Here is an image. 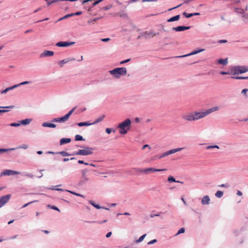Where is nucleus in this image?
I'll return each instance as SVG.
<instances>
[{
  "mask_svg": "<svg viewBox=\"0 0 248 248\" xmlns=\"http://www.w3.org/2000/svg\"><path fill=\"white\" fill-rule=\"evenodd\" d=\"M76 107L73 108L71 110H70L69 112L66 114L65 115L61 117V118H54L52 120L53 122H59V123H63L67 121L69 118H70L71 114L73 113Z\"/></svg>",
  "mask_w": 248,
  "mask_h": 248,
  "instance_id": "20e7f679",
  "label": "nucleus"
},
{
  "mask_svg": "<svg viewBox=\"0 0 248 248\" xmlns=\"http://www.w3.org/2000/svg\"><path fill=\"white\" fill-rule=\"evenodd\" d=\"M93 123H90L89 122H80L78 124V126H89L92 124Z\"/></svg>",
  "mask_w": 248,
  "mask_h": 248,
  "instance_id": "cd10ccee",
  "label": "nucleus"
},
{
  "mask_svg": "<svg viewBox=\"0 0 248 248\" xmlns=\"http://www.w3.org/2000/svg\"><path fill=\"white\" fill-rule=\"evenodd\" d=\"M74 60H75V59L74 58H72L71 59H64V60L59 61L58 63L60 65V66L62 67L63 66V65L64 63H66L70 61H74Z\"/></svg>",
  "mask_w": 248,
  "mask_h": 248,
  "instance_id": "aec40b11",
  "label": "nucleus"
},
{
  "mask_svg": "<svg viewBox=\"0 0 248 248\" xmlns=\"http://www.w3.org/2000/svg\"><path fill=\"white\" fill-rule=\"evenodd\" d=\"M89 202L93 205V206L95 208H97V209H100L102 207H100L98 204H95L93 201H89Z\"/></svg>",
  "mask_w": 248,
  "mask_h": 248,
  "instance_id": "2f4dec72",
  "label": "nucleus"
},
{
  "mask_svg": "<svg viewBox=\"0 0 248 248\" xmlns=\"http://www.w3.org/2000/svg\"><path fill=\"white\" fill-rule=\"evenodd\" d=\"M71 141V139L70 138H62L60 140V144L63 145L66 143H69Z\"/></svg>",
  "mask_w": 248,
  "mask_h": 248,
  "instance_id": "4be33fe9",
  "label": "nucleus"
},
{
  "mask_svg": "<svg viewBox=\"0 0 248 248\" xmlns=\"http://www.w3.org/2000/svg\"><path fill=\"white\" fill-rule=\"evenodd\" d=\"M131 121L129 119H127L122 123L119 124L118 128L119 129V133L121 134H126L130 129Z\"/></svg>",
  "mask_w": 248,
  "mask_h": 248,
  "instance_id": "f03ea898",
  "label": "nucleus"
},
{
  "mask_svg": "<svg viewBox=\"0 0 248 248\" xmlns=\"http://www.w3.org/2000/svg\"><path fill=\"white\" fill-rule=\"evenodd\" d=\"M67 191H68V192H70L74 195H77V196H79V197H82V198H84V196L83 195H81L80 194H78V193H77L75 192H73V191H70V190H67Z\"/></svg>",
  "mask_w": 248,
  "mask_h": 248,
  "instance_id": "72a5a7b5",
  "label": "nucleus"
},
{
  "mask_svg": "<svg viewBox=\"0 0 248 248\" xmlns=\"http://www.w3.org/2000/svg\"><path fill=\"white\" fill-rule=\"evenodd\" d=\"M59 154H61V155H62L63 156H67L70 155L68 154V153H67L65 151L60 152V153H59Z\"/></svg>",
  "mask_w": 248,
  "mask_h": 248,
  "instance_id": "4c0bfd02",
  "label": "nucleus"
},
{
  "mask_svg": "<svg viewBox=\"0 0 248 248\" xmlns=\"http://www.w3.org/2000/svg\"><path fill=\"white\" fill-rule=\"evenodd\" d=\"M190 28L189 26H178L176 27H173L172 30L176 31H182L185 30H188Z\"/></svg>",
  "mask_w": 248,
  "mask_h": 248,
  "instance_id": "dca6fc26",
  "label": "nucleus"
},
{
  "mask_svg": "<svg viewBox=\"0 0 248 248\" xmlns=\"http://www.w3.org/2000/svg\"><path fill=\"white\" fill-rule=\"evenodd\" d=\"M31 122V120L29 119H26L25 120H21L20 121V124L26 125L29 124Z\"/></svg>",
  "mask_w": 248,
  "mask_h": 248,
  "instance_id": "bb28decb",
  "label": "nucleus"
},
{
  "mask_svg": "<svg viewBox=\"0 0 248 248\" xmlns=\"http://www.w3.org/2000/svg\"><path fill=\"white\" fill-rule=\"evenodd\" d=\"M42 125L44 127H51V128H55L56 126V124H54L48 123H44Z\"/></svg>",
  "mask_w": 248,
  "mask_h": 248,
  "instance_id": "393cba45",
  "label": "nucleus"
},
{
  "mask_svg": "<svg viewBox=\"0 0 248 248\" xmlns=\"http://www.w3.org/2000/svg\"><path fill=\"white\" fill-rule=\"evenodd\" d=\"M72 16H74L73 14H67V15H65V16H64L63 17L60 18L59 19V20H62V19H66L67 18L70 17Z\"/></svg>",
  "mask_w": 248,
  "mask_h": 248,
  "instance_id": "7c9ffc66",
  "label": "nucleus"
},
{
  "mask_svg": "<svg viewBox=\"0 0 248 248\" xmlns=\"http://www.w3.org/2000/svg\"><path fill=\"white\" fill-rule=\"evenodd\" d=\"M75 44V42H59L56 44L59 47H66Z\"/></svg>",
  "mask_w": 248,
  "mask_h": 248,
  "instance_id": "4468645a",
  "label": "nucleus"
},
{
  "mask_svg": "<svg viewBox=\"0 0 248 248\" xmlns=\"http://www.w3.org/2000/svg\"><path fill=\"white\" fill-rule=\"evenodd\" d=\"M14 149H15L14 148L8 149H0V154L3 153H5V152H7L8 151L13 150Z\"/></svg>",
  "mask_w": 248,
  "mask_h": 248,
  "instance_id": "c9c22d12",
  "label": "nucleus"
},
{
  "mask_svg": "<svg viewBox=\"0 0 248 248\" xmlns=\"http://www.w3.org/2000/svg\"><path fill=\"white\" fill-rule=\"evenodd\" d=\"M82 14V12L79 11V12H77L75 13H73V15L74 16H78V15H80Z\"/></svg>",
  "mask_w": 248,
  "mask_h": 248,
  "instance_id": "5fc2aeb1",
  "label": "nucleus"
},
{
  "mask_svg": "<svg viewBox=\"0 0 248 248\" xmlns=\"http://www.w3.org/2000/svg\"><path fill=\"white\" fill-rule=\"evenodd\" d=\"M183 15H184L185 17L187 18H189L193 16V15H192V14H188L186 12H184Z\"/></svg>",
  "mask_w": 248,
  "mask_h": 248,
  "instance_id": "58836bf2",
  "label": "nucleus"
},
{
  "mask_svg": "<svg viewBox=\"0 0 248 248\" xmlns=\"http://www.w3.org/2000/svg\"><path fill=\"white\" fill-rule=\"evenodd\" d=\"M19 174H20L19 171L12 170H5L0 173V176L2 177L5 175H13Z\"/></svg>",
  "mask_w": 248,
  "mask_h": 248,
  "instance_id": "f8f14e48",
  "label": "nucleus"
},
{
  "mask_svg": "<svg viewBox=\"0 0 248 248\" xmlns=\"http://www.w3.org/2000/svg\"><path fill=\"white\" fill-rule=\"evenodd\" d=\"M237 195L239 196H242V193L240 191L238 190L237 192Z\"/></svg>",
  "mask_w": 248,
  "mask_h": 248,
  "instance_id": "e2e57ef3",
  "label": "nucleus"
},
{
  "mask_svg": "<svg viewBox=\"0 0 248 248\" xmlns=\"http://www.w3.org/2000/svg\"><path fill=\"white\" fill-rule=\"evenodd\" d=\"M70 159L68 158H64L63 159V161L64 162H66V161H69Z\"/></svg>",
  "mask_w": 248,
  "mask_h": 248,
  "instance_id": "338daca9",
  "label": "nucleus"
},
{
  "mask_svg": "<svg viewBox=\"0 0 248 248\" xmlns=\"http://www.w3.org/2000/svg\"><path fill=\"white\" fill-rule=\"evenodd\" d=\"M105 117V116L104 115H101L98 118H97L95 121V122L93 123V124H97L98 123L101 122L104 119Z\"/></svg>",
  "mask_w": 248,
  "mask_h": 248,
  "instance_id": "c85d7f7f",
  "label": "nucleus"
},
{
  "mask_svg": "<svg viewBox=\"0 0 248 248\" xmlns=\"http://www.w3.org/2000/svg\"><path fill=\"white\" fill-rule=\"evenodd\" d=\"M219 43H224L227 42L226 40H221L218 41Z\"/></svg>",
  "mask_w": 248,
  "mask_h": 248,
  "instance_id": "052dcab7",
  "label": "nucleus"
},
{
  "mask_svg": "<svg viewBox=\"0 0 248 248\" xmlns=\"http://www.w3.org/2000/svg\"><path fill=\"white\" fill-rule=\"evenodd\" d=\"M182 118L186 121H194L193 112L185 113L182 115Z\"/></svg>",
  "mask_w": 248,
  "mask_h": 248,
  "instance_id": "9b49d317",
  "label": "nucleus"
},
{
  "mask_svg": "<svg viewBox=\"0 0 248 248\" xmlns=\"http://www.w3.org/2000/svg\"><path fill=\"white\" fill-rule=\"evenodd\" d=\"M103 0H96L93 3V6H95L96 5L98 4L99 2H100L101 1H102Z\"/></svg>",
  "mask_w": 248,
  "mask_h": 248,
  "instance_id": "864d4df0",
  "label": "nucleus"
},
{
  "mask_svg": "<svg viewBox=\"0 0 248 248\" xmlns=\"http://www.w3.org/2000/svg\"><path fill=\"white\" fill-rule=\"evenodd\" d=\"M214 148H217L218 149L219 147L217 145H215V146H208L206 147V148L207 149H210Z\"/></svg>",
  "mask_w": 248,
  "mask_h": 248,
  "instance_id": "a18cd8bd",
  "label": "nucleus"
},
{
  "mask_svg": "<svg viewBox=\"0 0 248 248\" xmlns=\"http://www.w3.org/2000/svg\"><path fill=\"white\" fill-rule=\"evenodd\" d=\"M146 236V234H143V235L141 236L139 239L136 241L137 243H140L143 241L145 237Z\"/></svg>",
  "mask_w": 248,
  "mask_h": 248,
  "instance_id": "f704fd0d",
  "label": "nucleus"
},
{
  "mask_svg": "<svg viewBox=\"0 0 248 248\" xmlns=\"http://www.w3.org/2000/svg\"><path fill=\"white\" fill-rule=\"evenodd\" d=\"M210 201L208 196H204L202 199V203L203 205L208 204Z\"/></svg>",
  "mask_w": 248,
  "mask_h": 248,
  "instance_id": "6ab92c4d",
  "label": "nucleus"
},
{
  "mask_svg": "<svg viewBox=\"0 0 248 248\" xmlns=\"http://www.w3.org/2000/svg\"><path fill=\"white\" fill-rule=\"evenodd\" d=\"M96 19H97L96 18H95V19H93V20H89V21H88V23L90 24V23H92V22H94V21H95L96 20Z\"/></svg>",
  "mask_w": 248,
  "mask_h": 248,
  "instance_id": "69168bd1",
  "label": "nucleus"
},
{
  "mask_svg": "<svg viewBox=\"0 0 248 248\" xmlns=\"http://www.w3.org/2000/svg\"><path fill=\"white\" fill-rule=\"evenodd\" d=\"M75 140L78 141L82 140H84L83 139L82 136L79 135H77L75 136Z\"/></svg>",
  "mask_w": 248,
  "mask_h": 248,
  "instance_id": "473e14b6",
  "label": "nucleus"
},
{
  "mask_svg": "<svg viewBox=\"0 0 248 248\" xmlns=\"http://www.w3.org/2000/svg\"><path fill=\"white\" fill-rule=\"evenodd\" d=\"M248 91L247 89H244L242 91V93H243L245 95L247 94V93Z\"/></svg>",
  "mask_w": 248,
  "mask_h": 248,
  "instance_id": "3c124183",
  "label": "nucleus"
},
{
  "mask_svg": "<svg viewBox=\"0 0 248 248\" xmlns=\"http://www.w3.org/2000/svg\"><path fill=\"white\" fill-rule=\"evenodd\" d=\"M180 16L179 15H176L174 16H173L169 19L167 20V22H171L175 21H177L180 19Z\"/></svg>",
  "mask_w": 248,
  "mask_h": 248,
  "instance_id": "412c9836",
  "label": "nucleus"
},
{
  "mask_svg": "<svg viewBox=\"0 0 248 248\" xmlns=\"http://www.w3.org/2000/svg\"><path fill=\"white\" fill-rule=\"evenodd\" d=\"M168 181L169 183H172V182H177V183H180L181 184H183V182L182 181H176L175 179L172 177V176H170L168 178Z\"/></svg>",
  "mask_w": 248,
  "mask_h": 248,
  "instance_id": "5701e85b",
  "label": "nucleus"
},
{
  "mask_svg": "<svg viewBox=\"0 0 248 248\" xmlns=\"http://www.w3.org/2000/svg\"><path fill=\"white\" fill-rule=\"evenodd\" d=\"M112 130L110 128H107L106 129V132L108 134H109L111 132Z\"/></svg>",
  "mask_w": 248,
  "mask_h": 248,
  "instance_id": "8fccbe9b",
  "label": "nucleus"
},
{
  "mask_svg": "<svg viewBox=\"0 0 248 248\" xmlns=\"http://www.w3.org/2000/svg\"><path fill=\"white\" fill-rule=\"evenodd\" d=\"M218 109L219 107H214L212 108L205 110L203 111H194L193 112L194 121H196L198 119L204 118V117L210 114L211 113L218 110Z\"/></svg>",
  "mask_w": 248,
  "mask_h": 248,
  "instance_id": "f257e3e1",
  "label": "nucleus"
},
{
  "mask_svg": "<svg viewBox=\"0 0 248 248\" xmlns=\"http://www.w3.org/2000/svg\"><path fill=\"white\" fill-rule=\"evenodd\" d=\"M109 40H110V39H109V38H104V39H101L102 41H103V42H108V41Z\"/></svg>",
  "mask_w": 248,
  "mask_h": 248,
  "instance_id": "6e6d98bb",
  "label": "nucleus"
},
{
  "mask_svg": "<svg viewBox=\"0 0 248 248\" xmlns=\"http://www.w3.org/2000/svg\"><path fill=\"white\" fill-rule=\"evenodd\" d=\"M130 61V59H127V60H124V61H123L120 62V64H122L125 63L126 62H129Z\"/></svg>",
  "mask_w": 248,
  "mask_h": 248,
  "instance_id": "de8ad7c7",
  "label": "nucleus"
},
{
  "mask_svg": "<svg viewBox=\"0 0 248 248\" xmlns=\"http://www.w3.org/2000/svg\"><path fill=\"white\" fill-rule=\"evenodd\" d=\"M204 50H205L204 49H200L197 50L193 51L190 54H187V55H183V56H178L177 57L180 58V57H186V56H190V55H195V54H196L199 53L200 52L204 51Z\"/></svg>",
  "mask_w": 248,
  "mask_h": 248,
  "instance_id": "f3484780",
  "label": "nucleus"
},
{
  "mask_svg": "<svg viewBox=\"0 0 248 248\" xmlns=\"http://www.w3.org/2000/svg\"><path fill=\"white\" fill-rule=\"evenodd\" d=\"M183 149V148H176V149H172V150H170L167 151L165 153H164L161 155H157V156L158 158L160 159L162 157H164L166 156H168L170 154L175 153L178 151H180Z\"/></svg>",
  "mask_w": 248,
  "mask_h": 248,
  "instance_id": "6e6552de",
  "label": "nucleus"
},
{
  "mask_svg": "<svg viewBox=\"0 0 248 248\" xmlns=\"http://www.w3.org/2000/svg\"><path fill=\"white\" fill-rule=\"evenodd\" d=\"M232 78L237 79H248V77H232Z\"/></svg>",
  "mask_w": 248,
  "mask_h": 248,
  "instance_id": "e433bc0d",
  "label": "nucleus"
},
{
  "mask_svg": "<svg viewBox=\"0 0 248 248\" xmlns=\"http://www.w3.org/2000/svg\"><path fill=\"white\" fill-rule=\"evenodd\" d=\"M248 6L247 5L245 9H242L241 8H236L235 12L241 14L242 15L244 14V12L247 10Z\"/></svg>",
  "mask_w": 248,
  "mask_h": 248,
  "instance_id": "a878e982",
  "label": "nucleus"
},
{
  "mask_svg": "<svg viewBox=\"0 0 248 248\" xmlns=\"http://www.w3.org/2000/svg\"><path fill=\"white\" fill-rule=\"evenodd\" d=\"M136 170H137V171H138V172L143 173L144 174H150L151 173L155 172L162 171H165L167 170L165 169H155L153 168H146L144 169H137Z\"/></svg>",
  "mask_w": 248,
  "mask_h": 248,
  "instance_id": "39448f33",
  "label": "nucleus"
},
{
  "mask_svg": "<svg viewBox=\"0 0 248 248\" xmlns=\"http://www.w3.org/2000/svg\"><path fill=\"white\" fill-rule=\"evenodd\" d=\"M156 242V239H154V240H152L150 241V242H149L148 243V245L153 244L155 243Z\"/></svg>",
  "mask_w": 248,
  "mask_h": 248,
  "instance_id": "09e8293b",
  "label": "nucleus"
},
{
  "mask_svg": "<svg viewBox=\"0 0 248 248\" xmlns=\"http://www.w3.org/2000/svg\"><path fill=\"white\" fill-rule=\"evenodd\" d=\"M54 55V52L52 51L46 50L43 53L41 54V56H52Z\"/></svg>",
  "mask_w": 248,
  "mask_h": 248,
  "instance_id": "a211bd4d",
  "label": "nucleus"
},
{
  "mask_svg": "<svg viewBox=\"0 0 248 248\" xmlns=\"http://www.w3.org/2000/svg\"><path fill=\"white\" fill-rule=\"evenodd\" d=\"M111 234H112V233H111V232H108L107 234V235H106V237H107V238H108V237H109L111 235Z\"/></svg>",
  "mask_w": 248,
  "mask_h": 248,
  "instance_id": "13d9d810",
  "label": "nucleus"
},
{
  "mask_svg": "<svg viewBox=\"0 0 248 248\" xmlns=\"http://www.w3.org/2000/svg\"><path fill=\"white\" fill-rule=\"evenodd\" d=\"M233 71L235 74H242V73H244L246 72H248V67L245 66H234L233 68Z\"/></svg>",
  "mask_w": 248,
  "mask_h": 248,
  "instance_id": "0eeeda50",
  "label": "nucleus"
},
{
  "mask_svg": "<svg viewBox=\"0 0 248 248\" xmlns=\"http://www.w3.org/2000/svg\"><path fill=\"white\" fill-rule=\"evenodd\" d=\"M10 195H6L0 198V208L6 203L10 200Z\"/></svg>",
  "mask_w": 248,
  "mask_h": 248,
  "instance_id": "ddd939ff",
  "label": "nucleus"
},
{
  "mask_svg": "<svg viewBox=\"0 0 248 248\" xmlns=\"http://www.w3.org/2000/svg\"><path fill=\"white\" fill-rule=\"evenodd\" d=\"M217 63L218 64H222L223 65H226L228 63V59H219L217 60Z\"/></svg>",
  "mask_w": 248,
  "mask_h": 248,
  "instance_id": "b1692460",
  "label": "nucleus"
},
{
  "mask_svg": "<svg viewBox=\"0 0 248 248\" xmlns=\"http://www.w3.org/2000/svg\"><path fill=\"white\" fill-rule=\"evenodd\" d=\"M78 163L79 164H85V165H89V164H88V163H85V162H84L83 160H78Z\"/></svg>",
  "mask_w": 248,
  "mask_h": 248,
  "instance_id": "603ef678",
  "label": "nucleus"
},
{
  "mask_svg": "<svg viewBox=\"0 0 248 248\" xmlns=\"http://www.w3.org/2000/svg\"><path fill=\"white\" fill-rule=\"evenodd\" d=\"M7 110L5 109H0V115H1L2 113L7 112Z\"/></svg>",
  "mask_w": 248,
  "mask_h": 248,
  "instance_id": "4d7b16f0",
  "label": "nucleus"
},
{
  "mask_svg": "<svg viewBox=\"0 0 248 248\" xmlns=\"http://www.w3.org/2000/svg\"><path fill=\"white\" fill-rule=\"evenodd\" d=\"M20 125H21L20 124V122H19V123H11L10 124V126H14V127H17V126H20Z\"/></svg>",
  "mask_w": 248,
  "mask_h": 248,
  "instance_id": "ea45409f",
  "label": "nucleus"
},
{
  "mask_svg": "<svg viewBox=\"0 0 248 248\" xmlns=\"http://www.w3.org/2000/svg\"><path fill=\"white\" fill-rule=\"evenodd\" d=\"M220 74H221V75H227L228 73L227 72H226L221 71V72H220Z\"/></svg>",
  "mask_w": 248,
  "mask_h": 248,
  "instance_id": "0e129e2a",
  "label": "nucleus"
},
{
  "mask_svg": "<svg viewBox=\"0 0 248 248\" xmlns=\"http://www.w3.org/2000/svg\"><path fill=\"white\" fill-rule=\"evenodd\" d=\"M242 16L245 19L248 20V14H245V12H244V14L242 15Z\"/></svg>",
  "mask_w": 248,
  "mask_h": 248,
  "instance_id": "37998d69",
  "label": "nucleus"
},
{
  "mask_svg": "<svg viewBox=\"0 0 248 248\" xmlns=\"http://www.w3.org/2000/svg\"><path fill=\"white\" fill-rule=\"evenodd\" d=\"M185 230L184 228H181L179 230L176 235H178L180 233H184L185 232Z\"/></svg>",
  "mask_w": 248,
  "mask_h": 248,
  "instance_id": "a19ab883",
  "label": "nucleus"
},
{
  "mask_svg": "<svg viewBox=\"0 0 248 248\" xmlns=\"http://www.w3.org/2000/svg\"><path fill=\"white\" fill-rule=\"evenodd\" d=\"M107 221V220H104L103 221H101V222L93 221V222H94V223L97 222V223H98L99 224H101V223H105Z\"/></svg>",
  "mask_w": 248,
  "mask_h": 248,
  "instance_id": "bf43d9fd",
  "label": "nucleus"
},
{
  "mask_svg": "<svg viewBox=\"0 0 248 248\" xmlns=\"http://www.w3.org/2000/svg\"><path fill=\"white\" fill-rule=\"evenodd\" d=\"M46 2L48 5H50L52 3L56 2L57 1H60L59 0H53L52 1H49L48 0H46Z\"/></svg>",
  "mask_w": 248,
  "mask_h": 248,
  "instance_id": "79ce46f5",
  "label": "nucleus"
},
{
  "mask_svg": "<svg viewBox=\"0 0 248 248\" xmlns=\"http://www.w3.org/2000/svg\"><path fill=\"white\" fill-rule=\"evenodd\" d=\"M156 35V33H155L153 31H145L143 33V36L145 38H151L153 37H154Z\"/></svg>",
  "mask_w": 248,
  "mask_h": 248,
  "instance_id": "2eb2a0df",
  "label": "nucleus"
},
{
  "mask_svg": "<svg viewBox=\"0 0 248 248\" xmlns=\"http://www.w3.org/2000/svg\"><path fill=\"white\" fill-rule=\"evenodd\" d=\"M192 15H193V16H199L200 15V14L199 13H193Z\"/></svg>",
  "mask_w": 248,
  "mask_h": 248,
  "instance_id": "774afa93",
  "label": "nucleus"
},
{
  "mask_svg": "<svg viewBox=\"0 0 248 248\" xmlns=\"http://www.w3.org/2000/svg\"><path fill=\"white\" fill-rule=\"evenodd\" d=\"M37 202V201H32V202H28V203H26V204H24V205L22 206V207H23V208L26 207V206H28V205H29V204H31V203H33V202Z\"/></svg>",
  "mask_w": 248,
  "mask_h": 248,
  "instance_id": "49530a36",
  "label": "nucleus"
},
{
  "mask_svg": "<svg viewBox=\"0 0 248 248\" xmlns=\"http://www.w3.org/2000/svg\"><path fill=\"white\" fill-rule=\"evenodd\" d=\"M110 73L116 78H119L121 75L126 74L127 70L125 67L116 68L109 71Z\"/></svg>",
  "mask_w": 248,
  "mask_h": 248,
  "instance_id": "7ed1b4c3",
  "label": "nucleus"
},
{
  "mask_svg": "<svg viewBox=\"0 0 248 248\" xmlns=\"http://www.w3.org/2000/svg\"><path fill=\"white\" fill-rule=\"evenodd\" d=\"M148 147L149 149L151 148V147L147 144L144 145L142 147V149H144L145 148Z\"/></svg>",
  "mask_w": 248,
  "mask_h": 248,
  "instance_id": "680f3d73",
  "label": "nucleus"
},
{
  "mask_svg": "<svg viewBox=\"0 0 248 248\" xmlns=\"http://www.w3.org/2000/svg\"><path fill=\"white\" fill-rule=\"evenodd\" d=\"M93 153V149L89 147H85L83 149H80L72 155H88Z\"/></svg>",
  "mask_w": 248,
  "mask_h": 248,
  "instance_id": "423d86ee",
  "label": "nucleus"
},
{
  "mask_svg": "<svg viewBox=\"0 0 248 248\" xmlns=\"http://www.w3.org/2000/svg\"><path fill=\"white\" fill-rule=\"evenodd\" d=\"M223 194V192L221 191H217L216 194L215 196L217 198H221L222 197Z\"/></svg>",
  "mask_w": 248,
  "mask_h": 248,
  "instance_id": "c756f323",
  "label": "nucleus"
},
{
  "mask_svg": "<svg viewBox=\"0 0 248 248\" xmlns=\"http://www.w3.org/2000/svg\"><path fill=\"white\" fill-rule=\"evenodd\" d=\"M182 4H183L182 3L178 5H177V6H175V7H173V8H171L169 9L168 10V11H171V10H173V9H176V8H178V7H180Z\"/></svg>",
  "mask_w": 248,
  "mask_h": 248,
  "instance_id": "c03bdc74",
  "label": "nucleus"
},
{
  "mask_svg": "<svg viewBox=\"0 0 248 248\" xmlns=\"http://www.w3.org/2000/svg\"><path fill=\"white\" fill-rule=\"evenodd\" d=\"M31 82L30 81H24V82H22L21 83H20L19 84H16L15 85H13V86L12 87H8L7 88H6L5 90H3L1 92V93H6L8 91H10V90H13V89H14L15 88L17 87H19L22 85H25V84H29Z\"/></svg>",
  "mask_w": 248,
  "mask_h": 248,
  "instance_id": "1a4fd4ad",
  "label": "nucleus"
},
{
  "mask_svg": "<svg viewBox=\"0 0 248 248\" xmlns=\"http://www.w3.org/2000/svg\"><path fill=\"white\" fill-rule=\"evenodd\" d=\"M31 82L30 81H24V82H22L21 83H20L19 84H16L15 85H13V86L12 87H8L7 88H6L5 90H3L1 92V93H6L8 91H10V90H13V89H14L15 88L17 87H19L22 85H25V84H29Z\"/></svg>",
  "mask_w": 248,
  "mask_h": 248,
  "instance_id": "9d476101",
  "label": "nucleus"
}]
</instances>
